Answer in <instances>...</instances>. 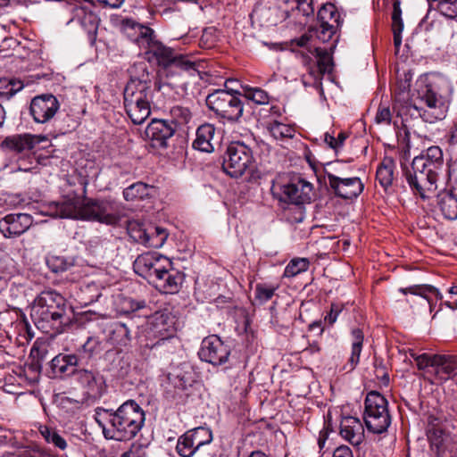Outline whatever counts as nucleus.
Segmentation results:
<instances>
[{
  "label": "nucleus",
  "mask_w": 457,
  "mask_h": 457,
  "mask_svg": "<svg viewBox=\"0 0 457 457\" xmlns=\"http://www.w3.org/2000/svg\"><path fill=\"white\" fill-rule=\"evenodd\" d=\"M60 108V103L52 94H43L32 98L29 112L37 123H46L52 120Z\"/></svg>",
  "instance_id": "16"
},
{
  "label": "nucleus",
  "mask_w": 457,
  "mask_h": 457,
  "mask_svg": "<svg viewBox=\"0 0 457 457\" xmlns=\"http://www.w3.org/2000/svg\"><path fill=\"white\" fill-rule=\"evenodd\" d=\"M391 120H392V113H391L390 108L388 106L380 104L378 108L376 116H375V122L377 124L389 125L391 123Z\"/></svg>",
  "instance_id": "46"
},
{
  "label": "nucleus",
  "mask_w": 457,
  "mask_h": 457,
  "mask_svg": "<svg viewBox=\"0 0 457 457\" xmlns=\"http://www.w3.org/2000/svg\"><path fill=\"white\" fill-rule=\"evenodd\" d=\"M187 433L190 439H193L192 442L196 446V449H199L204 445L211 443L212 440V431L203 427L189 430Z\"/></svg>",
  "instance_id": "36"
},
{
  "label": "nucleus",
  "mask_w": 457,
  "mask_h": 457,
  "mask_svg": "<svg viewBox=\"0 0 457 457\" xmlns=\"http://www.w3.org/2000/svg\"><path fill=\"white\" fill-rule=\"evenodd\" d=\"M395 167V162L392 158L385 157L377 169V180L385 190L392 186Z\"/></svg>",
  "instance_id": "27"
},
{
  "label": "nucleus",
  "mask_w": 457,
  "mask_h": 457,
  "mask_svg": "<svg viewBox=\"0 0 457 457\" xmlns=\"http://www.w3.org/2000/svg\"><path fill=\"white\" fill-rule=\"evenodd\" d=\"M185 281V274L183 272L178 271L176 275H173V294L179 291V287H182Z\"/></svg>",
  "instance_id": "59"
},
{
  "label": "nucleus",
  "mask_w": 457,
  "mask_h": 457,
  "mask_svg": "<svg viewBox=\"0 0 457 457\" xmlns=\"http://www.w3.org/2000/svg\"><path fill=\"white\" fill-rule=\"evenodd\" d=\"M343 309V304L332 303L329 313L325 317V322H328L329 325H333L337 321V319L342 312Z\"/></svg>",
  "instance_id": "50"
},
{
  "label": "nucleus",
  "mask_w": 457,
  "mask_h": 457,
  "mask_svg": "<svg viewBox=\"0 0 457 457\" xmlns=\"http://www.w3.org/2000/svg\"><path fill=\"white\" fill-rule=\"evenodd\" d=\"M428 438L431 450L436 457H453L456 445L449 434L440 428H433Z\"/></svg>",
  "instance_id": "19"
},
{
  "label": "nucleus",
  "mask_w": 457,
  "mask_h": 457,
  "mask_svg": "<svg viewBox=\"0 0 457 457\" xmlns=\"http://www.w3.org/2000/svg\"><path fill=\"white\" fill-rule=\"evenodd\" d=\"M435 375L443 381L454 378L457 375V356L437 354L436 358Z\"/></svg>",
  "instance_id": "22"
},
{
  "label": "nucleus",
  "mask_w": 457,
  "mask_h": 457,
  "mask_svg": "<svg viewBox=\"0 0 457 457\" xmlns=\"http://www.w3.org/2000/svg\"><path fill=\"white\" fill-rule=\"evenodd\" d=\"M215 135V127L212 124L205 123L199 126L195 132V139L193 142V147L195 150L212 153L214 146L212 143Z\"/></svg>",
  "instance_id": "23"
},
{
  "label": "nucleus",
  "mask_w": 457,
  "mask_h": 457,
  "mask_svg": "<svg viewBox=\"0 0 457 457\" xmlns=\"http://www.w3.org/2000/svg\"><path fill=\"white\" fill-rule=\"evenodd\" d=\"M270 135L275 139L292 138L295 136V129L289 125L274 120L268 126Z\"/></svg>",
  "instance_id": "35"
},
{
  "label": "nucleus",
  "mask_w": 457,
  "mask_h": 457,
  "mask_svg": "<svg viewBox=\"0 0 457 457\" xmlns=\"http://www.w3.org/2000/svg\"><path fill=\"white\" fill-rule=\"evenodd\" d=\"M312 185L300 178L281 184L274 183L271 187L273 195L280 202L292 204H304L312 199Z\"/></svg>",
  "instance_id": "12"
},
{
  "label": "nucleus",
  "mask_w": 457,
  "mask_h": 457,
  "mask_svg": "<svg viewBox=\"0 0 457 457\" xmlns=\"http://www.w3.org/2000/svg\"><path fill=\"white\" fill-rule=\"evenodd\" d=\"M30 316L38 329L51 336L62 333L70 322L66 299L50 288L40 292L34 299Z\"/></svg>",
  "instance_id": "5"
},
{
  "label": "nucleus",
  "mask_w": 457,
  "mask_h": 457,
  "mask_svg": "<svg viewBox=\"0 0 457 457\" xmlns=\"http://www.w3.org/2000/svg\"><path fill=\"white\" fill-rule=\"evenodd\" d=\"M410 355L416 361L417 368L420 370H426L429 367L435 370L436 358L437 357V354H429L426 353L422 354H417L414 352H411Z\"/></svg>",
  "instance_id": "42"
},
{
  "label": "nucleus",
  "mask_w": 457,
  "mask_h": 457,
  "mask_svg": "<svg viewBox=\"0 0 457 457\" xmlns=\"http://www.w3.org/2000/svg\"><path fill=\"white\" fill-rule=\"evenodd\" d=\"M46 139L43 136L30 134L14 135L7 137L3 145L18 155V170L29 171L36 163V158L32 153L34 147Z\"/></svg>",
  "instance_id": "9"
},
{
  "label": "nucleus",
  "mask_w": 457,
  "mask_h": 457,
  "mask_svg": "<svg viewBox=\"0 0 457 457\" xmlns=\"http://www.w3.org/2000/svg\"><path fill=\"white\" fill-rule=\"evenodd\" d=\"M39 433L46 443L54 445L60 450L67 447L66 440L54 428L47 426H40Z\"/></svg>",
  "instance_id": "33"
},
{
  "label": "nucleus",
  "mask_w": 457,
  "mask_h": 457,
  "mask_svg": "<svg viewBox=\"0 0 457 457\" xmlns=\"http://www.w3.org/2000/svg\"><path fill=\"white\" fill-rule=\"evenodd\" d=\"M447 92L448 83L443 77L437 74L421 75L416 81V99L426 108L416 103L412 107L426 122L441 120L448 110Z\"/></svg>",
  "instance_id": "4"
},
{
  "label": "nucleus",
  "mask_w": 457,
  "mask_h": 457,
  "mask_svg": "<svg viewBox=\"0 0 457 457\" xmlns=\"http://www.w3.org/2000/svg\"><path fill=\"white\" fill-rule=\"evenodd\" d=\"M436 3V8L444 16L453 19L457 17V0H428Z\"/></svg>",
  "instance_id": "37"
},
{
  "label": "nucleus",
  "mask_w": 457,
  "mask_h": 457,
  "mask_svg": "<svg viewBox=\"0 0 457 457\" xmlns=\"http://www.w3.org/2000/svg\"><path fill=\"white\" fill-rule=\"evenodd\" d=\"M121 457H147L145 448L141 445H132L131 448Z\"/></svg>",
  "instance_id": "52"
},
{
  "label": "nucleus",
  "mask_w": 457,
  "mask_h": 457,
  "mask_svg": "<svg viewBox=\"0 0 457 457\" xmlns=\"http://www.w3.org/2000/svg\"><path fill=\"white\" fill-rule=\"evenodd\" d=\"M340 435L353 445H359L364 439V428L359 419L344 417L340 423Z\"/></svg>",
  "instance_id": "21"
},
{
  "label": "nucleus",
  "mask_w": 457,
  "mask_h": 457,
  "mask_svg": "<svg viewBox=\"0 0 457 457\" xmlns=\"http://www.w3.org/2000/svg\"><path fill=\"white\" fill-rule=\"evenodd\" d=\"M48 268L54 273L63 272L72 266V262L64 256L51 255L46 259Z\"/></svg>",
  "instance_id": "41"
},
{
  "label": "nucleus",
  "mask_w": 457,
  "mask_h": 457,
  "mask_svg": "<svg viewBox=\"0 0 457 457\" xmlns=\"http://www.w3.org/2000/svg\"><path fill=\"white\" fill-rule=\"evenodd\" d=\"M192 120V113L188 106L179 104L173 105V134L179 131L182 137L187 136Z\"/></svg>",
  "instance_id": "24"
},
{
  "label": "nucleus",
  "mask_w": 457,
  "mask_h": 457,
  "mask_svg": "<svg viewBox=\"0 0 457 457\" xmlns=\"http://www.w3.org/2000/svg\"><path fill=\"white\" fill-rule=\"evenodd\" d=\"M127 231L135 242L146 247L159 248L163 245L168 237V232L165 229L151 225L146 226L137 220H128Z\"/></svg>",
  "instance_id": "13"
},
{
  "label": "nucleus",
  "mask_w": 457,
  "mask_h": 457,
  "mask_svg": "<svg viewBox=\"0 0 457 457\" xmlns=\"http://www.w3.org/2000/svg\"><path fill=\"white\" fill-rule=\"evenodd\" d=\"M246 97L258 104L268 103L269 97L265 91L260 88H252L246 92Z\"/></svg>",
  "instance_id": "47"
},
{
  "label": "nucleus",
  "mask_w": 457,
  "mask_h": 457,
  "mask_svg": "<svg viewBox=\"0 0 457 457\" xmlns=\"http://www.w3.org/2000/svg\"><path fill=\"white\" fill-rule=\"evenodd\" d=\"M276 289V287L267 286L265 284H257L255 287V299L259 303H264L271 299Z\"/></svg>",
  "instance_id": "43"
},
{
  "label": "nucleus",
  "mask_w": 457,
  "mask_h": 457,
  "mask_svg": "<svg viewBox=\"0 0 457 457\" xmlns=\"http://www.w3.org/2000/svg\"><path fill=\"white\" fill-rule=\"evenodd\" d=\"M399 291L403 295L411 294L414 295L421 296L427 299L428 303V294H434L439 300L443 299V295L439 292V290L430 285H414L405 288L402 287L399 289Z\"/></svg>",
  "instance_id": "30"
},
{
  "label": "nucleus",
  "mask_w": 457,
  "mask_h": 457,
  "mask_svg": "<svg viewBox=\"0 0 457 457\" xmlns=\"http://www.w3.org/2000/svg\"><path fill=\"white\" fill-rule=\"evenodd\" d=\"M333 457H353L352 450L346 445H341L333 453Z\"/></svg>",
  "instance_id": "57"
},
{
  "label": "nucleus",
  "mask_w": 457,
  "mask_h": 457,
  "mask_svg": "<svg viewBox=\"0 0 457 457\" xmlns=\"http://www.w3.org/2000/svg\"><path fill=\"white\" fill-rule=\"evenodd\" d=\"M253 161L252 149L240 141L231 142L223 154L222 169L231 178L241 177Z\"/></svg>",
  "instance_id": "11"
},
{
  "label": "nucleus",
  "mask_w": 457,
  "mask_h": 457,
  "mask_svg": "<svg viewBox=\"0 0 457 457\" xmlns=\"http://www.w3.org/2000/svg\"><path fill=\"white\" fill-rule=\"evenodd\" d=\"M154 273L155 274L156 278L158 279H163L166 277V282L168 283V286H170L171 284V275L169 274V269L166 268H154Z\"/></svg>",
  "instance_id": "56"
},
{
  "label": "nucleus",
  "mask_w": 457,
  "mask_h": 457,
  "mask_svg": "<svg viewBox=\"0 0 457 457\" xmlns=\"http://www.w3.org/2000/svg\"><path fill=\"white\" fill-rule=\"evenodd\" d=\"M324 141L329 145L330 148L337 150L338 149V143H337V139L332 135L326 133L324 135Z\"/></svg>",
  "instance_id": "63"
},
{
  "label": "nucleus",
  "mask_w": 457,
  "mask_h": 457,
  "mask_svg": "<svg viewBox=\"0 0 457 457\" xmlns=\"http://www.w3.org/2000/svg\"><path fill=\"white\" fill-rule=\"evenodd\" d=\"M449 143L453 145H457V124L453 128L451 131Z\"/></svg>",
  "instance_id": "64"
},
{
  "label": "nucleus",
  "mask_w": 457,
  "mask_h": 457,
  "mask_svg": "<svg viewBox=\"0 0 457 457\" xmlns=\"http://www.w3.org/2000/svg\"><path fill=\"white\" fill-rule=\"evenodd\" d=\"M448 293L451 295V299L444 303V304L452 310L457 309V284L453 285L448 289Z\"/></svg>",
  "instance_id": "54"
},
{
  "label": "nucleus",
  "mask_w": 457,
  "mask_h": 457,
  "mask_svg": "<svg viewBox=\"0 0 457 457\" xmlns=\"http://www.w3.org/2000/svg\"><path fill=\"white\" fill-rule=\"evenodd\" d=\"M77 380L88 389V393L96 395L101 394L102 380L97 378L95 374L87 370H78L74 374Z\"/></svg>",
  "instance_id": "28"
},
{
  "label": "nucleus",
  "mask_w": 457,
  "mask_h": 457,
  "mask_svg": "<svg viewBox=\"0 0 457 457\" xmlns=\"http://www.w3.org/2000/svg\"><path fill=\"white\" fill-rule=\"evenodd\" d=\"M352 337L353 344H356L357 345H362L364 336L360 328H353L352 330Z\"/></svg>",
  "instance_id": "62"
},
{
  "label": "nucleus",
  "mask_w": 457,
  "mask_h": 457,
  "mask_svg": "<svg viewBox=\"0 0 457 457\" xmlns=\"http://www.w3.org/2000/svg\"><path fill=\"white\" fill-rule=\"evenodd\" d=\"M175 376L177 380L175 386L182 390H187L189 386H192L195 381L194 369L187 362L182 363L176 369Z\"/></svg>",
  "instance_id": "29"
},
{
  "label": "nucleus",
  "mask_w": 457,
  "mask_h": 457,
  "mask_svg": "<svg viewBox=\"0 0 457 457\" xmlns=\"http://www.w3.org/2000/svg\"><path fill=\"white\" fill-rule=\"evenodd\" d=\"M95 420L105 438L128 441L134 438L145 423V411L134 400L123 403L115 411L104 408L96 410Z\"/></svg>",
  "instance_id": "2"
},
{
  "label": "nucleus",
  "mask_w": 457,
  "mask_h": 457,
  "mask_svg": "<svg viewBox=\"0 0 457 457\" xmlns=\"http://www.w3.org/2000/svg\"><path fill=\"white\" fill-rule=\"evenodd\" d=\"M320 27L316 29L317 37L322 42H328L335 33V29L329 22H320Z\"/></svg>",
  "instance_id": "44"
},
{
  "label": "nucleus",
  "mask_w": 457,
  "mask_h": 457,
  "mask_svg": "<svg viewBox=\"0 0 457 457\" xmlns=\"http://www.w3.org/2000/svg\"><path fill=\"white\" fill-rule=\"evenodd\" d=\"M91 292H96V294L89 295L88 298L82 299L84 301L85 304L96 302L100 297V293L98 292L97 287L95 283L87 284L82 289L83 294H87V293H91Z\"/></svg>",
  "instance_id": "51"
},
{
  "label": "nucleus",
  "mask_w": 457,
  "mask_h": 457,
  "mask_svg": "<svg viewBox=\"0 0 457 457\" xmlns=\"http://www.w3.org/2000/svg\"><path fill=\"white\" fill-rule=\"evenodd\" d=\"M393 29V34H394V45H395V54L398 53L399 51V48L401 46V44H402V31L403 29H400V28H396V29Z\"/></svg>",
  "instance_id": "61"
},
{
  "label": "nucleus",
  "mask_w": 457,
  "mask_h": 457,
  "mask_svg": "<svg viewBox=\"0 0 457 457\" xmlns=\"http://www.w3.org/2000/svg\"><path fill=\"white\" fill-rule=\"evenodd\" d=\"M309 261L306 258H296L290 261L287 265L284 276L292 278L298 275L301 272L305 271L309 267Z\"/></svg>",
  "instance_id": "40"
},
{
  "label": "nucleus",
  "mask_w": 457,
  "mask_h": 457,
  "mask_svg": "<svg viewBox=\"0 0 457 457\" xmlns=\"http://www.w3.org/2000/svg\"><path fill=\"white\" fill-rule=\"evenodd\" d=\"M149 189L146 184L137 182L123 190V197L129 202L143 200L149 195Z\"/></svg>",
  "instance_id": "31"
},
{
  "label": "nucleus",
  "mask_w": 457,
  "mask_h": 457,
  "mask_svg": "<svg viewBox=\"0 0 457 457\" xmlns=\"http://www.w3.org/2000/svg\"><path fill=\"white\" fill-rule=\"evenodd\" d=\"M54 218L89 220L115 225L121 219L120 204L112 200H82L79 197L51 202L42 212Z\"/></svg>",
  "instance_id": "1"
},
{
  "label": "nucleus",
  "mask_w": 457,
  "mask_h": 457,
  "mask_svg": "<svg viewBox=\"0 0 457 457\" xmlns=\"http://www.w3.org/2000/svg\"><path fill=\"white\" fill-rule=\"evenodd\" d=\"M364 422L367 429L374 434L386 432L391 424L388 402L380 393L370 391L364 402Z\"/></svg>",
  "instance_id": "8"
},
{
  "label": "nucleus",
  "mask_w": 457,
  "mask_h": 457,
  "mask_svg": "<svg viewBox=\"0 0 457 457\" xmlns=\"http://www.w3.org/2000/svg\"><path fill=\"white\" fill-rule=\"evenodd\" d=\"M152 90L150 85L137 79H131L123 91L126 113L134 124H142L151 113Z\"/></svg>",
  "instance_id": "7"
},
{
  "label": "nucleus",
  "mask_w": 457,
  "mask_h": 457,
  "mask_svg": "<svg viewBox=\"0 0 457 457\" xmlns=\"http://www.w3.org/2000/svg\"><path fill=\"white\" fill-rule=\"evenodd\" d=\"M437 206L445 219H457V195L452 191L445 190L437 195Z\"/></svg>",
  "instance_id": "26"
},
{
  "label": "nucleus",
  "mask_w": 457,
  "mask_h": 457,
  "mask_svg": "<svg viewBox=\"0 0 457 457\" xmlns=\"http://www.w3.org/2000/svg\"><path fill=\"white\" fill-rule=\"evenodd\" d=\"M22 87L23 84L19 80L0 79V101L9 100Z\"/></svg>",
  "instance_id": "34"
},
{
  "label": "nucleus",
  "mask_w": 457,
  "mask_h": 457,
  "mask_svg": "<svg viewBox=\"0 0 457 457\" xmlns=\"http://www.w3.org/2000/svg\"><path fill=\"white\" fill-rule=\"evenodd\" d=\"M206 105L216 115L229 121H237L243 114L244 106L238 96L228 90L217 89L206 97Z\"/></svg>",
  "instance_id": "10"
},
{
  "label": "nucleus",
  "mask_w": 457,
  "mask_h": 457,
  "mask_svg": "<svg viewBox=\"0 0 457 457\" xmlns=\"http://www.w3.org/2000/svg\"><path fill=\"white\" fill-rule=\"evenodd\" d=\"M162 258V255L154 253H145L139 255L136 261L134 262V269L137 273H144L150 271L154 268V262H159Z\"/></svg>",
  "instance_id": "32"
},
{
  "label": "nucleus",
  "mask_w": 457,
  "mask_h": 457,
  "mask_svg": "<svg viewBox=\"0 0 457 457\" xmlns=\"http://www.w3.org/2000/svg\"><path fill=\"white\" fill-rule=\"evenodd\" d=\"M122 30L130 40L145 50V58L149 62H155L160 67L158 71L160 78L159 89H162L166 84L169 85L166 80L169 79L170 66L171 64L170 49L155 40L154 31L151 28L137 23L133 20H124L122 21Z\"/></svg>",
  "instance_id": "6"
},
{
  "label": "nucleus",
  "mask_w": 457,
  "mask_h": 457,
  "mask_svg": "<svg viewBox=\"0 0 457 457\" xmlns=\"http://www.w3.org/2000/svg\"><path fill=\"white\" fill-rule=\"evenodd\" d=\"M145 134L154 147L166 149L171 137V127L166 120H153L146 127Z\"/></svg>",
  "instance_id": "20"
},
{
  "label": "nucleus",
  "mask_w": 457,
  "mask_h": 457,
  "mask_svg": "<svg viewBox=\"0 0 457 457\" xmlns=\"http://www.w3.org/2000/svg\"><path fill=\"white\" fill-rule=\"evenodd\" d=\"M337 17L338 15L337 14L336 8L331 4L323 5L318 12V19L320 22H328V19H335V21H337Z\"/></svg>",
  "instance_id": "45"
},
{
  "label": "nucleus",
  "mask_w": 457,
  "mask_h": 457,
  "mask_svg": "<svg viewBox=\"0 0 457 457\" xmlns=\"http://www.w3.org/2000/svg\"><path fill=\"white\" fill-rule=\"evenodd\" d=\"M362 349V345H357L356 344H352V353L349 358L348 362L344 367L345 370L348 371L353 370L355 366L358 364L360 361V355Z\"/></svg>",
  "instance_id": "48"
},
{
  "label": "nucleus",
  "mask_w": 457,
  "mask_h": 457,
  "mask_svg": "<svg viewBox=\"0 0 457 457\" xmlns=\"http://www.w3.org/2000/svg\"><path fill=\"white\" fill-rule=\"evenodd\" d=\"M198 355L202 361L219 366L228 361L230 347L217 335H211L202 341Z\"/></svg>",
  "instance_id": "14"
},
{
  "label": "nucleus",
  "mask_w": 457,
  "mask_h": 457,
  "mask_svg": "<svg viewBox=\"0 0 457 457\" xmlns=\"http://www.w3.org/2000/svg\"><path fill=\"white\" fill-rule=\"evenodd\" d=\"M299 12H301L304 16H309L313 13L314 8L312 7V0H307L305 3L301 4L296 8Z\"/></svg>",
  "instance_id": "58"
},
{
  "label": "nucleus",
  "mask_w": 457,
  "mask_h": 457,
  "mask_svg": "<svg viewBox=\"0 0 457 457\" xmlns=\"http://www.w3.org/2000/svg\"><path fill=\"white\" fill-rule=\"evenodd\" d=\"M320 60L318 62L320 71L321 72L330 71L331 70V59L326 51L322 52V54L319 52Z\"/></svg>",
  "instance_id": "53"
},
{
  "label": "nucleus",
  "mask_w": 457,
  "mask_h": 457,
  "mask_svg": "<svg viewBox=\"0 0 457 457\" xmlns=\"http://www.w3.org/2000/svg\"><path fill=\"white\" fill-rule=\"evenodd\" d=\"M100 340L96 337H88L87 341L78 349V356L81 361L85 358H90L98 352L100 347Z\"/></svg>",
  "instance_id": "38"
},
{
  "label": "nucleus",
  "mask_w": 457,
  "mask_h": 457,
  "mask_svg": "<svg viewBox=\"0 0 457 457\" xmlns=\"http://www.w3.org/2000/svg\"><path fill=\"white\" fill-rule=\"evenodd\" d=\"M324 172L328 179L330 188L338 197L353 199L356 198L363 191L364 186L357 177L341 178L328 170L327 168H325Z\"/></svg>",
  "instance_id": "15"
},
{
  "label": "nucleus",
  "mask_w": 457,
  "mask_h": 457,
  "mask_svg": "<svg viewBox=\"0 0 457 457\" xmlns=\"http://www.w3.org/2000/svg\"><path fill=\"white\" fill-rule=\"evenodd\" d=\"M402 10L398 2L394 3L393 13H392V29H403V22L402 20Z\"/></svg>",
  "instance_id": "49"
},
{
  "label": "nucleus",
  "mask_w": 457,
  "mask_h": 457,
  "mask_svg": "<svg viewBox=\"0 0 457 457\" xmlns=\"http://www.w3.org/2000/svg\"><path fill=\"white\" fill-rule=\"evenodd\" d=\"M193 439H190L187 433H185L182 436H180L178 440L176 450L179 456L181 457H192L195 453L196 446L192 442Z\"/></svg>",
  "instance_id": "39"
},
{
  "label": "nucleus",
  "mask_w": 457,
  "mask_h": 457,
  "mask_svg": "<svg viewBox=\"0 0 457 457\" xmlns=\"http://www.w3.org/2000/svg\"><path fill=\"white\" fill-rule=\"evenodd\" d=\"M161 387L162 390V396L163 398L169 402L170 398L171 396L170 393V374L165 375L161 382Z\"/></svg>",
  "instance_id": "55"
},
{
  "label": "nucleus",
  "mask_w": 457,
  "mask_h": 457,
  "mask_svg": "<svg viewBox=\"0 0 457 457\" xmlns=\"http://www.w3.org/2000/svg\"><path fill=\"white\" fill-rule=\"evenodd\" d=\"M199 64L188 55L173 54V76L190 77L198 73Z\"/></svg>",
  "instance_id": "25"
},
{
  "label": "nucleus",
  "mask_w": 457,
  "mask_h": 457,
  "mask_svg": "<svg viewBox=\"0 0 457 457\" xmlns=\"http://www.w3.org/2000/svg\"><path fill=\"white\" fill-rule=\"evenodd\" d=\"M443 170V152L439 146H431L413 158L411 168L403 169V175L413 194L426 199L436 190Z\"/></svg>",
  "instance_id": "3"
},
{
  "label": "nucleus",
  "mask_w": 457,
  "mask_h": 457,
  "mask_svg": "<svg viewBox=\"0 0 457 457\" xmlns=\"http://www.w3.org/2000/svg\"><path fill=\"white\" fill-rule=\"evenodd\" d=\"M33 224L28 213H11L0 220V232L5 238H15L24 234Z\"/></svg>",
  "instance_id": "17"
},
{
  "label": "nucleus",
  "mask_w": 457,
  "mask_h": 457,
  "mask_svg": "<svg viewBox=\"0 0 457 457\" xmlns=\"http://www.w3.org/2000/svg\"><path fill=\"white\" fill-rule=\"evenodd\" d=\"M22 457H49V455L38 449V448H35V449H30V450H26L23 452Z\"/></svg>",
  "instance_id": "60"
},
{
  "label": "nucleus",
  "mask_w": 457,
  "mask_h": 457,
  "mask_svg": "<svg viewBox=\"0 0 457 457\" xmlns=\"http://www.w3.org/2000/svg\"><path fill=\"white\" fill-rule=\"evenodd\" d=\"M81 359L76 353H60L50 361V369L54 378H67L76 373Z\"/></svg>",
  "instance_id": "18"
}]
</instances>
